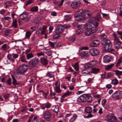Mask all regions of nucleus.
<instances>
[{
    "instance_id": "obj_1",
    "label": "nucleus",
    "mask_w": 122,
    "mask_h": 122,
    "mask_svg": "<svg viewBox=\"0 0 122 122\" xmlns=\"http://www.w3.org/2000/svg\"><path fill=\"white\" fill-rule=\"evenodd\" d=\"M88 12V10H83L82 9H81L76 12L75 15V17L76 18V20L81 22H83L82 21L85 20V18L83 16L87 14Z\"/></svg>"
},
{
    "instance_id": "obj_2",
    "label": "nucleus",
    "mask_w": 122,
    "mask_h": 122,
    "mask_svg": "<svg viewBox=\"0 0 122 122\" xmlns=\"http://www.w3.org/2000/svg\"><path fill=\"white\" fill-rule=\"evenodd\" d=\"M94 19L90 18L88 23H86L83 26L84 28L86 30L95 28L98 26V23L97 22H93Z\"/></svg>"
},
{
    "instance_id": "obj_3",
    "label": "nucleus",
    "mask_w": 122,
    "mask_h": 122,
    "mask_svg": "<svg viewBox=\"0 0 122 122\" xmlns=\"http://www.w3.org/2000/svg\"><path fill=\"white\" fill-rule=\"evenodd\" d=\"M40 62L39 59L37 57H34L29 62V65L30 68L36 67Z\"/></svg>"
},
{
    "instance_id": "obj_4",
    "label": "nucleus",
    "mask_w": 122,
    "mask_h": 122,
    "mask_svg": "<svg viewBox=\"0 0 122 122\" xmlns=\"http://www.w3.org/2000/svg\"><path fill=\"white\" fill-rule=\"evenodd\" d=\"M28 70V66L24 64L19 66L17 69L18 73L22 75L24 74Z\"/></svg>"
},
{
    "instance_id": "obj_5",
    "label": "nucleus",
    "mask_w": 122,
    "mask_h": 122,
    "mask_svg": "<svg viewBox=\"0 0 122 122\" xmlns=\"http://www.w3.org/2000/svg\"><path fill=\"white\" fill-rule=\"evenodd\" d=\"M102 45H105L104 48L105 49L107 50L110 49L112 46L111 42L108 40H102Z\"/></svg>"
},
{
    "instance_id": "obj_6",
    "label": "nucleus",
    "mask_w": 122,
    "mask_h": 122,
    "mask_svg": "<svg viewBox=\"0 0 122 122\" xmlns=\"http://www.w3.org/2000/svg\"><path fill=\"white\" fill-rule=\"evenodd\" d=\"M105 119L107 122H116L117 118L114 115H107L105 118Z\"/></svg>"
},
{
    "instance_id": "obj_7",
    "label": "nucleus",
    "mask_w": 122,
    "mask_h": 122,
    "mask_svg": "<svg viewBox=\"0 0 122 122\" xmlns=\"http://www.w3.org/2000/svg\"><path fill=\"white\" fill-rule=\"evenodd\" d=\"M60 82L57 81L55 83L54 86V89L55 91L57 93H60L62 92V90L60 88Z\"/></svg>"
},
{
    "instance_id": "obj_8",
    "label": "nucleus",
    "mask_w": 122,
    "mask_h": 122,
    "mask_svg": "<svg viewBox=\"0 0 122 122\" xmlns=\"http://www.w3.org/2000/svg\"><path fill=\"white\" fill-rule=\"evenodd\" d=\"M46 28L47 27L46 26H43L41 28L39 29L36 31V34L38 36L43 34L45 32Z\"/></svg>"
},
{
    "instance_id": "obj_9",
    "label": "nucleus",
    "mask_w": 122,
    "mask_h": 122,
    "mask_svg": "<svg viewBox=\"0 0 122 122\" xmlns=\"http://www.w3.org/2000/svg\"><path fill=\"white\" fill-rule=\"evenodd\" d=\"M19 16L22 20L26 19V21H28L30 19V17H28V15L26 13H23L20 15Z\"/></svg>"
},
{
    "instance_id": "obj_10",
    "label": "nucleus",
    "mask_w": 122,
    "mask_h": 122,
    "mask_svg": "<svg viewBox=\"0 0 122 122\" xmlns=\"http://www.w3.org/2000/svg\"><path fill=\"white\" fill-rule=\"evenodd\" d=\"M96 63V61H92L86 64L84 66V67L85 68H89L95 65Z\"/></svg>"
},
{
    "instance_id": "obj_11",
    "label": "nucleus",
    "mask_w": 122,
    "mask_h": 122,
    "mask_svg": "<svg viewBox=\"0 0 122 122\" xmlns=\"http://www.w3.org/2000/svg\"><path fill=\"white\" fill-rule=\"evenodd\" d=\"M99 53V51L97 49L93 48L89 51V53L92 56H95L98 55Z\"/></svg>"
},
{
    "instance_id": "obj_12",
    "label": "nucleus",
    "mask_w": 122,
    "mask_h": 122,
    "mask_svg": "<svg viewBox=\"0 0 122 122\" xmlns=\"http://www.w3.org/2000/svg\"><path fill=\"white\" fill-rule=\"evenodd\" d=\"M121 93L120 91H116L112 94V97L118 100L120 98L121 96Z\"/></svg>"
},
{
    "instance_id": "obj_13",
    "label": "nucleus",
    "mask_w": 122,
    "mask_h": 122,
    "mask_svg": "<svg viewBox=\"0 0 122 122\" xmlns=\"http://www.w3.org/2000/svg\"><path fill=\"white\" fill-rule=\"evenodd\" d=\"M80 1H76L72 2L71 4V6L72 8L76 9L80 6Z\"/></svg>"
},
{
    "instance_id": "obj_14",
    "label": "nucleus",
    "mask_w": 122,
    "mask_h": 122,
    "mask_svg": "<svg viewBox=\"0 0 122 122\" xmlns=\"http://www.w3.org/2000/svg\"><path fill=\"white\" fill-rule=\"evenodd\" d=\"M51 116L50 112L48 111H46L44 114V117L47 121H49L50 120Z\"/></svg>"
},
{
    "instance_id": "obj_15",
    "label": "nucleus",
    "mask_w": 122,
    "mask_h": 122,
    "mask_svg": "<svg viewBox=\"0 0 122 122\" xmlns=\"http://www.w3.org/2000/svg\"><path fill=\"white\" fill-rule=\"evenodd\" d=\"M113 58V56H111L110 57L107 55H106L103 57V61L105 63H107L112 60Z\"/></svg>"
},
{
    "instance_id": "obj_16",
    "label": "nucleus",
    "mask_w": 122,
    "mask_h": 122,
    "mask_svg": "<svg viewBox=\"0 0 122 122\" xmlns=\"http://www.w3.org/2000/svg\"><path fill=\"white\" fill-rule=\"evenodd\" d=\"M86 102L87 101L88 102H91L92 101V98L90 94H84Z\"/></svg>"
},
{
    "instance_id": "obj_17",
    "label": "nucleus",
    "mask_w": 122,
    "mask_h": 122,
    "mask_svg": "<svg viewBox=\"0 0 122 122\" xmlns=\"http://www.w3.org/2000/svg\"><path fill=\"white\" fill-rule=\"evenodd\" d=\"M96 30L95 29H91L86 31L85 33L86 36H87L90 35L93 33L96 32Z\"/></svg>"
},
{
    "instance_id": "obj_18",
    "label": "nucleus",
    "mask_w": 122,
    "mask_h": 122,
    "mask_svg": "<svg viewBox=\"0 0 122 122\" xmlns=\"http://www.w3.org/2000/svg\"><path fill=\"white\" fill-rule=\"evenodd\" d=\"M100 43L99 41L96 40L93 41L90 44V46L92 47H96L99 45Z\"/></svg>"
},
{
    "instance_id": "obj_19",
    "label": "nucleus",
    "mask_w": 122,
    "mask_h": 122,
    "mask_svg": "<svg viewBox=\"0 0 122 122\" xmlns=\"http://www.w3.org/2000/svg\"><path fill=\"white\" fill-rule=\"evenodd\" d=\"M80 56L81 58L83 59L84 57L88 56L89 54L88 51H83L80 53Z\"/></svg>"
},
{
    "instance_id": "obj_20",
    "label": "nucleus",
    "mask_w": 122,
    "mask_h": 122,
    "mask_svg": "<svg viewBox=\"0 0 122 122\" xmlns=\"http://www.w3.org/2000/svg\"><path fill=\"white\" fill-rule=\"evenodd\" d=\"M84 94H83L80 96L77 99V101L79 102H86Z\"/></svg>"
},
{
    "instance_id": "obj_21",
    "label": "nucleus",
    "mask_w": 122,
    "mask_h": 122,
    "mask_svg": "<svg viewBox=\"0 0 122 122\" xmlns=\"http://www.w3.org/2000/svg\"><path fill=\"white\" fill-rule=\"evenodd\" d=\"M113 36L114 37V41L113 42L114 44L118 43H119L120 45H122V42L119 40L118 37L116 35L114 34L113 35Z\"/></svg>"
},
{
    "instance_id": "obj_22",
    "label": "nucleus",
    "mask_w": 122,
    "mask_h": 122,
    "mask_svg": "<svg viewBox=\"0 0 122 122\" xmlns=\"http://www.w3.org/2000/svg\"><path fill=\"white\" fill-rule=\"evenodd\" d=\"M64 27H62L61 25H59L56 28V31L57 33H60L62 32L63 31Z\"/></svg>"
},
{
    "instance_id": "obj_23",
    "label": "nucleus",
    "mask_w": 122,
    "mask_h": 122,
    "mask_svg": "<svg viewBox=\"0 0 122 122\" xmlns=\"http://www.w3.org/2000/svg\"><path fill=\"white\" fill-rule=\"evenodd\" d=\"M91 18L94 19L93 22H96L94 20L96 21H99L101 20V17L100 16V15L99 13H98L94 18Z\"/></svg>"
},
{
    "instance_id": "obj_24",
    "label": "nucleus",
    "mask_w": 122,
    "mask_h": 122,
    "mask_svg": "<svg viewBox=\"0 0 122 122\" xmlns=\"http://www.w3.org/2000/svg\"><path fill=\"white\" fill-rule=\"evenodd\" d=\"M41 61L43 65H46L48 64V61L47 59L44 57H42L41 58Z\"/></svg>"
},
{
    "instance_id": "obj_25",
    "label": "nucleus",
    "mask_w": 122,
    "mask_h": 122,
    "mask_svg": "<svg viewBox=\"0 0 122 122\" xmlns=\"http://www.w3.org/2000/svg\"><path fill=\"white\" fill-rule=\"evenodd\" d=\"M11 76L13 80L12 83L14 85H19L20 84V83L19 82H17L15 77L12 75H11Z\"/></svg>"
},
{
    "instance_id": "obj_26",
    "label": "nucleus",
    "mask_w": 122,
    "mask_h": 122,
    "mask_svg": "<svg viewBox=\"0 0 122 122\" xmlns=\"http://www.w3.org/2000/svg\"><path fill=\"white\" fill-rule=\"evenodd\" d=\"M85 111L86 113L91 114L92 110V108L90 107H88L85 108Z\"/></svg>"
},
{
    "instance_id": "obj_27",
    "label": "nucleus",
    "mask_w": 122,
    "mask_h": 122,
    "mask_svg": "<svg viewBox=\"0 0 122 122\" xmlns=\"http://www.w3.org/2000/svg\"><path fill=\"white\" fill-rule=\"evenodd\" d=\"M46 76L49 77L50 78H53L52 80H54V76L53 73L51 72H48L46 74Z\"/></svg>"
},
{
    "instance_id": "obj_28",
    "label": "nucleus",
    "mask_w": 122,
    "mask_h": 122,
    "mask_svg": "<svg viewBox=\"0 0 122 122\" xmlns=\"http://www.w3.org/2000/svg\"><path fill=\"white\" fill-rule=\"evenodd\" d=\"M34 56V54L32 53H30L26 55V58L27 60L33 57Z\"/></svg>"
},
{
    "instance_id": "obj_29",
    "label": "nucleus",
    "mask_w": 122,
    "mask_h": 122,
    "mask_svg": "<svg viewBox=\"0 0 122 122\" xmlns=\"http://www.w3.org/2000/svg\"><path fill=\"white\" fill-rule=\"evenodd\" d=\"M71 19V15H66L64 16V20L66 21H70Z\"/></svg>"
},
{
    "instance_id": "obj_30",
    "label": "nucleus",
    "mask_w": 122,
    "mask_h": 122,
    "mask_svg": "<svg viewBox=\"0 0 122 122\" xmlns=\"http://www.w3.org/2000/svg\"><path fill=\"white\" fill-rule=\"evenodd\" d=\"M11 30L6 29L4 31L5 35V36H8L12 32Z\"/></svg>"
},
{
    "instance_id": "obj_31",
    "label": "nucleus",
    "mask_w": 122,
    "mask_h": 122,
    "mask_svg": "<svg viewBox=\"0 0 122 122\" xmlns=\"http://www.w3.org/2000/svg\"><path fill=\"white\" fill-rule=\"evenodd\" d=\"M91 70L92 73L96 74L99 71V69L98 68H92Z\"/></svg>"
},
{
    "instance_id": "obj_32",
    "label": "nucleus",
    "mask_w": 122,
    "mask_h": 122,
    "mask_svg": "<svg viewBox=\"0 0 122 122\" xmlns=\"http://www.w3.org/2000/svg\"><path fill=\"white\" fill-rule=\"evenodd\" d=\"M74 69L76 71H78L79 70V64L78 63H76L74 65H72Z\"/></svg>"
},
{
    "instance_id": "obj_33",
    "label": "nucleus",
    "mask_w": 122,
    "mask_h": 122,
    "mask_svg": "<svg viewBox=\"0 0 122 122\" xmlns=\"http://www.w3.org/2000/svg\"><path fill=\"white\" fill-rule=\"evenodd\" d=\"M83 29L82 28H80L78 29L76 31V34L79 35L81 34L83 31Z\"/></svg>"
},
{
    "instance_id": "obj_34",
    "label": "nucleus",
    "mask_w": 122,
    "mask_h": 122,
    "mask_svg": "<svg viewBox=\"0 0 122 122\" xmlns=\"http://www.w3.org/2000/svg\"><path fill=\"white\" fill-rule=\"evenodd\" d=\"M31 34V32L30 31L27 32L25 34V38L27 39H29Z\"/></svg>"
},
{
    "instance_id": "obj_35",
    "label": "nucleus",
    "mask_w": 122,
    "mask_h": 122,
    "mask_svg": "<svg viewBox=\"0 0 122 122\" xmlns=\"http://www.w3.org/2000/svg\"><path fill=\"white\" fill-rule=\"evenodd\" d=\"M44 52L49 56H51V52L49 49H44Z\"/></svg>"
},
{
    "instance_id": "obj_36",
    "label": "nucleus",
    "mask_w": 122,
    "mask_h": 122,
    "mask_svg": "<svg viewBox=\"0 0 122 122\" xmlns=\"http://www.w3.org/2000/svg\"><path fill=\"white\" fill-rule=\"evenodd\" d=\"M17 25V21L16 20H13L12 23V26L15 28H16Z\"/></svg>"
},
{
    "instance_id": "obj_37",
    "label": "nucleus",
    "mask_w": 122,
    "mask_h": 122,
    "mask_svg": "<svg viewBox=\"0 0 122 122\" xmlns=\"http://www.w3.org/2000/svg\"><path fill=\"white\" fill-rule=\"evenodd\" d=\"M38 7L37 6L32 7L31 8L30 10L32 12H36L38 11Z\"/></svg>"
},
{
    "instance_id": "obj_38",
    "label": "nucleus",
    "mask_w": 122,
    "mask_h": 122,
    "mask_svg": "<svg viewBox=\"0 0 122 122\" xmlns=\"http://www.w3.org/2000/svg\"><path fill=\"white\" fill-rule=\"evenodd\" d=\"M77 115H74L70 120V122H73L77 118Z\"/></svg>"
},
{
    "instance_id": "obj_39",
    "label": "nucleus",
    "mask_w": 122,
    "mask_h": 122,
    "mask_svg": "<svg viewBox=\"0 0 122 122\" xmlns=\"http://www.w3.org/2000/svg\"><path fill=\"white\" fill-rule=\"evenodd\" d=\"M76 38V36L74 35H73L71 36L69 38V40L71 42H73L75 40Z\"/></svg>"
},
{
    "instance_id": "obj_40",
    "label": "nucleus",
    "mask_w": 122,
    "mask_h": 122,
    "mask_svg": "<svg viewBox=\"0 0 122 122\" xmlns=\"http://www.w3.org/2000/svg\"><path fill=\"white\" fill-rule=\"evenodd\" d=\"M114 47L117 50L119 49L120 48V45L118 43H115L114 44Z\"/></svg>"
},
{
    "instance_id": "obj_41",
    "label": "nucleus",
    "mask_w": 122,
    "mask_h": 122,
    "mask_svg": "<svg viewBox=\"0 0 122 122\" xmlns=\"http://www.w3.org/2000/svg\"><path fill=\"white\" fill-rule=\"evenodd\" d=\"M44 105L47 109L50 108L51 106V104L49 102H47L44 104Z\"/></svg>"
},
{
    "instance_id": "obj_42",
    "label": "nucleus",
    "mask_w": 122,
    "mask_h": 122,
    "mask_svg": "<svg viewBox=\"0 0 122 122\" xmlns=\"http://www.w3.org/2000/svg\"><path fill=\"white\" fill-rule=\"evenodd\" d=\"M5 83L7 85H10L11 84V78H9L5 82Z\"/></svg>"
},
{
    "instance_id": "obj_43",
    "label": "nucleus",
    "mask_w": 122,
    "mask_h": 122,
    "mask_svg": "<svg viewBox=\"0 0 122 122\" xmlns=\"http://www.w3.org/2000/svg\"><path fill=\"white\" fill-rule=\"evenodd\" d=\"M61 34L59 33L53 36V38L54 39H57L61 36Z\"/></svg>"
},
{
    "instance_id": "obj_44",
    "label": "nucleus",
    "mask_w": 122,
    "mask_h": 122,
    "mask_svg": "<svg viewBox=\"0 0 122 122\" xmlns=\"http://www.w3.org/2000/svg\"><path fill=\"white\" fill-rule=\"evenodd\" d=\"M71 93V92H69L68 91L67 92L65 93L63 95V97L65 96V97L70 95Z\"/></svg>"
},
{
    "instance_id": "obj_45",
    "label": "nucleus",
    "mask_w": 122,
    "mask_h": 122,
    "mask_svg": "<svg viewBox=\"0 0 122 122\" xmlns=\"http://www.w3.org/2000/svg\"><path fill=\"white\" fill-rule=\"evenodd\" d=\"M113 65L114 64H112L110 65H107L105 67V69L106 70H108L110 69L113 66Z\"/></svg>"
},
{
    "instance_id": "obj_46",
    "label": "nucleus",
    "mask_w": 122,
    "mask_h": 122,
    "mask_svg": "<svg viewBox=\"0 0 122 122\" xmlns=\"http://www.w3.org/2000/svg\"><path fill=\"white\" fill-rule=\"evenodd\" d=\"M21 61L22 62H27L25 56H22L21 58Z\"/></svg>"
},
{
    "instance_id": "obj_47",
    "label": "nucleus",
    "mask_w": 122,
    "mask_h": 122,
    "mask_svg": "<svg viewBox=\"0 0 122 122\" xmlns=\"http://www.w3.org/2000/svg\"><path fill=\"white\" fill-rule=\"evenodd\" d=\"M116 74L117 76L120 75L122 74V71H119L118 70L115 71Z\"/></svg>"
},
{
    "instance_id": "obj_48",
    "label": "nucleus",
    "mask_w": 122,
    "mask_h": 122,
    "mask_svg": "<svg viewBox=\"0 0 122 122\" xmlns=\"http://www.w3.org/2000/svg\"><path fill=\"white\" fill-rule=\"evenodd\" d=\"M112 83L113 85H116L118 83V81L117 79H115L112 81Z\"/></svg>"
},
{
    "instance_id": "obj_49",
    "label": "nucleus",
    "mask_w": 122,
    "mask_h": 122,
    "mask_svg": "<svg viewBox=\"0 0 122 122\" xmlns=\"http://www.w3.org/2000/svg\"><path fill=\"white\" fill-rule=\"evenodd\" d=\"M107 36L104 34H102L101 35V38L102 39V40H106Z\"/></svg>"
},
{
    "instance_id": "obj_50",
    "label": "nucleus",
    "mask_w": 122,
    "mask_h": 122,
    "mask_svg": "<svg viewBox=\"0 0 122 122\" xmlns=\"http://www.w3.org/2000/svg\"><path fill=\"white\" fill-rule=\"evenodd\" d=\"M122 62V57L120 58L118 60L117 62V63L116 65L117 66H119L120 64Z\"/></svg>"
},
{
    "instance_id": "obj_51",
    "label": "nucleus",
    "mask_w": 122,
    "mask_h": 122,
    "mask_svg": "<svg viewBox=\"0 0 122 122\" xmlns=\"http://www.w3.org/2000/svg\"><path fill=\"white\" fill-rule=\"evenodd\" d=\"M113 76V74L112 73L109 72L107 74V77L108 78H110L112 77Z\"/></svg>"
},
{
    "instance_id": "obj_52",
    "label": "nucleus",
    "mask_w": 122,
    "mask_h": 122,
    "mask_svg": "<svg viewBox=\"0 0 122 122\" xmlns=\"http://www.w3.org/2000/svg\"><path fill=\"white\" fill-rule=\"evenodd\" d=\"M40 18L38 17H36L34 20V22L36 24L38 23L40 21Z\"/></svg>"
},
{
    "instance_id": "obj_53",
    "label": "nucleus",
    "mask_w": 122,
    "mask_h": 122,
    "mask_svg": "<svg viewBox=\"0 0 122 122\" xmlns=\"http://www.w3.org/2000/svg\"><path fill=\"white\" fill-rule=\"evenodd\" d=\"M64 1V0H59L58 2H59L58 5L61 6L63 4Z\"/></svg>"
},
{
    "instance_id": "obj_54",
    "label": "nucleus",
    "mask_w": 122,
    "mask_h": 122,
    "mask_svg": "<svg viewBox=\"0 0 122 122\" xmlns=\"http://www.w3.org/2000/svg\"><path fill=\"white\" fill-rule=\"evenodd\" d=\"M94 77H93V78H89L87 80V83L88 84H89V83H92V81Z\"/></svg>"
},
{
    "instance_id": "obj_55",
    "label": "nucleus",
    "mask_w": 122,
    "mask_h": 122,
    "mask_svg": "<svg viewBox=\"0 0 122 122\" xmlns=\"http://www.w3.org/2000/svg\"><path fill=\"white\" fill-rule=\"evenodd\" d=\"M54 111L56 113H57L59 110V107L57 106H55L54 109Z\"/></svg>"
},
{
    "instance_id": "obj_56",
    "label": "nucleus",
    "mask_w": 122,
    "mask_h": 122,
    "mask_svg": "<svg viewBox=\"0 0 122 122\" xmlns=\"http://www.w3.org/2000/svg\"><path fill=\"white\" fill-rule=\"evenodd\" d=\"M81 73L82 74H86L89 75L90 74V71H84V70H81Z\"/></svg>"
},
{
    "instance_id": "obj_57",
    "label": "nucleus",
    "mask_w": 122,
    "mask_h": 122,
    "mask_svg": "<svg viewBox=\"0 0 122 122\" xmlns=\"http://www.w3.org/2000/svg\"><path fill=\"white\" fill-rule=\"evenodd\" d=\"M38 121L37 119V117L35 116L33 119L32 120L31 122H38Z\"/></svg>"
},
{
    "instance_id": "obj_58",
    "label": "nucleus",
    "mask_w": 122,
    "mask_h": 122,
    "mask_svg": "<svg viewBox=\"0 0 122 122\" xmlns=\"http://www.w3.org/2000/svg\"><path fill=\"white\" fill-rule=\"evenodd\" d=\"M12 57L14 58H17L19 56L17 54H12Z\"/></svg>"
},
{
    "instance_id": "obj_59",
    "label": "nucleus",
    "mask_w": 122,
    "mask_h": 122,
    "mask_svg": "<svg viewBox=\"0 0 122 122\" xmlns=\"http://www.w3.org/2000/svg\"><path fill=\"white\" fill-rule=\"evenodd\" d=\"M38 27V26H32L30 27V29H33V31H34L36 30L37 29Z\"/></svg>"
},
{
    "instance_id": "obj_60",
    "label": "nucleus",
    "mask_w": 122,
    "mask_h": 122,
    "mask_svg": "<svg viewBox=\"0 0 122 122\" xmlns=\"http://www.w3.org/2000/svg\"><path fill=\"white\" fill-rule=\"evenodd\" d=\"M10 95L9 94H7L5 95L4 96V97L5 99H6L7 98H9L10 97Z\"/></svg>"
},
{
    "instance_id": "obj_61",
    "label": "nucleus",
    "mask_w": 122,
    "mask_h": 122,
    "mask_svg": "<svg viewBox=\"0 0 122 122\" xmlns=\"http://www.w3.org/2000/svg\"><path fill=\"white\" fill-rule=\"evenodd\" d=\"M89 49V48L87 46L82 47L81 48V50H87Z\"/></svg>"
},
{
    "instance_id": "obj_62",
    "label": "nucleus",
    "mask_w": 122,
    "mask_h": 122,
    "mask_svg": "<svg viewBox=\"0 0 122 122\" xmlns=\"http://www.w3.org/2000/svg\"><path fill=\"white\" fill-rule=\"evenodd\" d=\"M7 44H5L3 45L2 46V49H3L5 51H6L7 49H6V47Z\"/></svg>"
},
{
    "instance_id": "obj_63",
    "label": "nucleus",
    "mask_w": 122,
    "mask_h": 122,
    "mask_svg": "<svg viewBox=\"0 0 122 122\" xmlns=\"http://www.w3.org/2000/svg\"><path fill=\"white\" fill-rule=\"evenodd\" d=\"M31 49V48L29 47V49H27L25 50V53L26 55L27 54H28V53L30 52Z\"/></svg>"
},
{
    "instance_id": "obj_64",
    "label": "nucleus",
    "mask_w": 122,
    "mask_h": 122,
    "mask_svg": "<svg viewBox=\"0 0 122 122\" xmlns=\"http://www.w3.org/2000/svg\"><path fill=\"white\" fill-rule=\"evenodd\" d=\"M120 15L122 16V5H121L120 7Z\"/></svg>"
}]
</instances>
